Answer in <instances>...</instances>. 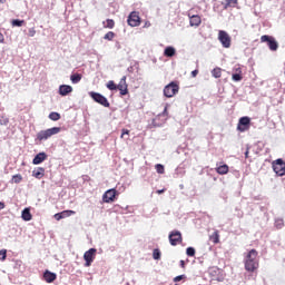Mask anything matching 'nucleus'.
Wrapping results in <instances>:
<instances>
[{"instance_id":"nucleus-15","label":"nucleus","mask_w":285,"mask_h":285,"mask_svg":"<svg viewBox=\"0 0 285 285\" xmlns=\"http://www.w3.org/2000/svg\"><path fill=\"white\" fill-rule=\"evenodd\" d=\"M70 92H72V86H70V85H61L59 87V95L61 97H67V95H70Z\"/></svg>"},{"instance_id":"nucleus-49","label":"nucleus","mask_w":285,"mask_h":285,"mask_svg":"<svg viewBox=\"0 0 285 285\" xmlns=\"http://www.w3.org/2000/svg\"><path fill=\"white\" fill-rule=\"evenodd\" d=\"M0 3H6V0H0Z\"/></svg>"},{"instance_id":"nucleus-22","label":"nucleus","mask_w":285,"mask_h":285,"mask_svg":"<svg viewBox=\"0 0 285 285\" xmlns=\"http://www.w3.org/2000/svg\"><path fill=\"white\" fill-rule=\"evenodd\" d=\"M81 73H73L70 76L71 83H79L81 81Z\"/></svg>"},{"instance_id":"nucleus-47","label":"nucleus","mask_w":285,"mask_h":285,"mask_svg":"<svg viewBox=\"0 0 285 285\" xmlns=\"http://www.w3.org/2000/svg\"><path fill=\"white\" fill-rule=\"evenodd\" d=\"M6 208V204L0 202V210H3Z\"/></svg>"},{"instance_id":"nucleus-19","label":"nucleus","mask_w":285,"mask_h":285,"mask_svg":"<svg viewBox=\"0 0 285 285\" xmlns=\"http://www.w3.org/2000/svg\"><path fill=\"white\" fill-rule=\"evenodd\" d=\"M46 173V169L43 167H39L37 170H33L32 175L36 177V179H41Z\"/></svg>"},{"instance_id":"nucleus-41","label":"nucleus","mask_w":285,"mask_h":285,"mask_svg":"<svg viewBox=\"0 0 285 285\" xmlns=\"http://www.w3.org/2000/svg\"><path fill=\"white\" fill-rule=\"evenodd\" d=\"M37 35V30L35 28L29 29V37H35Z\"/></svg>"},{"instance_id":"nucleus-12","label":"nucleus","mask_w":285,"mask_h":285,"mask_svg":"<svg viewBox=\"0 0 285 285\" xmlns=\"http://www.w3.org/2000/svg\"><path fill=\"white\" fill-rule=\"evenodd\" d=\"M117 195V190L115 189H108L104 196L102 199L106 204H110V202H115V196Z\"/></svg>"},{"instance_id":"nucleus-50","label":"nucleus","mask_w":285,"mask_h":285,"mask_svg":"<svg viewBox=\"0 0 285 285\" xmlns=\"http://www.w3.org/2000/svg\"><path fill=\"white\" fill-rule=\"evenodd\" d=\"M245 157H248V151L245 153Z\"/></svg>"},{"instance_id":"nucleus-23","label":"nucleus","mask_w":285,"mask_h":285,"mask_svg":"<svg viewBox=\"0 0 285 285\" xmlns=\"http://www.w3.org/2000/svg\"><path fill=\"white\" fill-rule=\"evenodd\" d=\"M212 76L215 78V79H219V77H222V68L219 67H216L212 70Z\"/></svg>"},{"instance_id":"nucleus-28","label":"nucleus","mask_w":285,"mask_h":285,"mask_svg":"<svg viewBox=\"0 0 285 285\" xmlns=\"http://www.w3.org/2000/svg\"><path fill=\"white\" fill-rule=\"evenodd\" d=\"M235 6H237V0H226L225 10L226 8H235Z\"/></svg>"},{"instance_id":"nucleus-37","label":"nucleus","mask_w":285,"mask_h":285,"mask_svg":"<svg viewBox=\"0 0 285 285\" xmlns=\"http://www.w3.org/2000/svg\"><path fill=\"white\" fill-rule=\"evenodd\" d=\"M10 124V119L2 117L0 118V126H8Z\"/></svg>"},{"instance_id":"nucleus-43","label":"nucleus","mask_w":285,"mask_h":285,"mask_svg":"<svg viewBox=\"0 0 285 285\" xmlns=\"http://www.w3.org/2000/svg\"><path fill=\"white\" fill-rule=\"evenodd\" d=\"M186 276L185 275H179V276H176L174 278V282H181V279H184Z\"/></svg>"},{"instance_id":"nucleus-2","label":"nucleus","mask_w":285,"mask_h":285,"mask_svg":"<svg viewBox=\"0 0 285 285\" xmlns=\"http://www.w3.org/2000/svg\"><path fill=\"white\" fill-rule=\"evenodd\" d=\"M59 132H61L60 127H53V128H49L47 130H41L37 134V139H38V141H46V140L50 139V137H52L55 135H59Z\"/></svg>"},{"instance_id":"nucleus-36","label":"nucleus","mask_w":285,"mask_h":285,"mask_svg":"<svg viewBox=\"0 0 285 285\" xmlns=\"http://www.w3.org/2000/svg\"><path fill=\"white\" fill-rule=\"evenodd\" d=\"M186 253H187L188 257H195V248L194 247H188L186 249Z\"/></svg>"},{"instance_id":"nucleus-13","label":"nucleus","mask_w":285,"mask_h":285,"mask_svg":"<svg viewBox=\"0 0 285 285\" xmlns=\"http://www.w3.org/2000/svg\"><path fill=\"white\" fill-rule=\"evenodd\" d=\"M116 88H118V90H120V95H128V85L126 83V76H124L118 86H116Z\"/></svg>"},{"instance_id":"nucleus-34","label":"nucleus","mask_w":285,"mask_h":285,"mask_svg":"<svg viewBox=\"0 0 285 285\" xmlns=\"http://www.w3.org/2000/svg\"><path fill=\"white\" fill-rule=\"evenodd\" d=\"M153 257L154 259H161V252L159 249H154Z\"/></svg>"},{"instance_id":"nucleus-39","label":"nucleus","mask_w":285,"mask_h":285,"mask_svg":"<svg viewBox=\"0 0 285 285\" xmlns=\"http://www.w3.org/2000/svg\"><path fill=\"white\" fill-rule=\"evenodd\" d=\"M6 257H7V252H6V249H1V250H0V261H1V262L6 261Z\"/></svg>"},{"instance_id":"nucleus-20","label":"nucleus","mask_w":285,"mask_h":285,"mask_svg":"<svg viewBox=\"0 0 285 285\" xmlns=\"http://www.w3.org/2000/svg\"><path fill=\"white\" fill-rule=\"evenodd\" d=\"M22 219H23L24 222H30V219H32V214H30V209L24 208V209L22 210Z\"/></svg>"},{"instance_id":"nucleus-29","label":"nucleus","mask_w":285,"mask_h":285,"mask_svg":"<svg viewBox=\"0 0 285 285\" xmlns=\"http://www.w3.org/2000/svg\"><path fill=\"white\" fill-rule=\"evenodd\" d=\"M104 39H106L107 41H112V40L115 39V32L108 31V32L105 35Z\"/></svg>"},{"instance_id":"nucleus-14","label":"nucleus","mask_w":285,"mask_h":285,"mask_svg":"<svg viewBox=\"0 0 285 285\" xmlns=\"http://www.w3.org/2000/svg\"><path fill=\"white\" fill-rule=\"evenodd\" d=\"M48 159V155L46 153H39L35 156L32 164L35 166H39V164H43Z\"/></svg>"},{"instance_id":"nucleus-1","label":"nucleus","mask_w":285,"mask_h":285,"mask_svg":"<svg viewBox=\"0 0 285 285\" xmlns=\"http://www.w3.org/2000/svg\"><path fill=\"white\" fill-rule=\"evenodd\" d=\"M258 253L255 249L249 250L245 255L244 264L245 269L248 271V273H255L257 268H259V262L257 261Z\"/></svg>"},{"instance_id":"nucleus-3","label":"nucleus","mask_w":285,"mask_h":285,"mask_svg":"<svg viewBox=\"0 0 285 285\" xmlns=\"http://www.w3.org/2000/svg\"><path fill=\"white\" fill-rule=\"evenodd\" d=\"M272 168L278 177H284L285 175V161L282 158H278L272 163Z\"/></svg>"},{"instance_id":"nucleus-44","label":"nucleus","mask_w":285,"mask_h":285,"mask_svg":"<svg viewBox=\"0 0 285 285\" xmlns=\"http://www.w3.org/2000/svg\"><path fill=\"white\" fill-rule=\"evenodd\" d=\"M6 41V38L3 37V33L0 32V43H3Z\"/></svg>"},{"instance_id":"nucleus-21","label":"nucleus","mask_w":285,"mask_h":285,"mask_svg":"<svg viewBox=\"0 0 285 285\" xmlns=\"http://www.w3.org/2000/svg\"><path fill=\"white\" fill-rule=\"evenodd\" d=\"M216 173H218V175H228V165L219 166L216 168Z\"/></svg>"},{"instance_id":"nucleus-16","label":"nucleus","mask_w":285,"mask_h":285,"mask_svg":"<svg viewBox=\"0 0 285 285\" xmlns=\"http://www.w3.org/2000/svg\"><path fill=\"white\" fill-rule=\"evenodd\" d=\"M189 17V23L191 27H196L198 28V26H202V18L197 14H194V16H190L188 14Z\"/></svg>"},{"instance_id":"nucleus-45","label":"nucleus","mask_w":285,"mask_h":285,"mask_svg":"<svg viewBox=\"0 0 285 285\" xmlns=\"http://www.w3.org/2000/svg\"><path fill=\"white\" fill-rule=\"evenodd\" d=\"M197 75H199V70L191 71V77H197Z\"/></svg>"},{"instance_id":"nucleus-25","label":"nucleus","mask_w":285,"mask_h":285,"mask_svg":"<svg viewBox=\"0 0 285 285\" xmlns=\"http://www.w3.org/2000/svg\"><path fill=\"white\" fill-rule=\"evenodd\" d=\"M49 119H51V121H59L61 119V115L59 112L52 111L49 114Z\"/></svg>"},{"instance_id":"nucleus-11","label":"nucleus","mask_w":285,"mask_h":285,"mask_svg":"<svg viewBox=\"0 0 285 285\" xmlns=\"http://www.w3.org/2000/svg\"><path fill=\"white\" fill-rule=\"evenodd\" d=\"M127 21H128V24L131 28H137V26H139L141 23L140 18H139V13H137L135 11L129 14Z\"/></svg>"},{"instance_id":"nucleus-42","label":"nucleus","mask_w":285,"mask_h":285,"mask_svg":"<svg viewBox=\"0 0 285 285\" xmlns=\"http://www.w3.org/2000/svg\"><path fill=\"white\" fill-rule=\"evenodd\" d=\"M126 135H130V130L122 129V134H121L120 138L124 139V137H126Z\"/></svg>"},{"instance_id":"nucleus-24","label":"nucleus","mask_w":285,"mask_h":285,"mask_svg":"<svg viewBox=\"0 0 285 285\" xmlns=\"http://www.w3.org/2000/svg\"><path fill=\"white\" fill-rule=\"evenodd\" d=\"M237 73H233L232 79L233 81H242L243 77H242V70L238 68L236 69Z\"/></svg>"},{"instance_id":"nucleus-27","label":"nucleus","mask_w":285,"mask_h":285,"mask_svg":"<svg viewBox=\"0 0 285 285\" xmlns=\"http://www.w3.org/2000/svg\"><path fill=\"white\" fill-rule=\"evenodd\" d=\"M61 214H62V219H66V217H71V215H76L77 212L68 209V210L61 212Z\"/></svg>"},{"instance_id":"nucleus-51","label":"nucleus","mask_w":285,"mask_h":285,"mask_svg":"<svg viewBox=\"0 0 285 285\" xmlns=\"http://www.w3.org/2000/svg\"><path fill=\"white\" fill-rule=\"evenodd\" d=\"M180 265L184 266V261H180Z\"/></svg>"},{"instance_id":"nucleus-18","label":"nucleus","mask_w":285,"mask_h":285,"mask_svg":"<svg viewBox=\"0 0 285 285\" xmlns=\"http://www.w3.org/2000/svg\"><path fill=\"white\" fill-rule=\"evenodd\" d=\"M177 55V49L175 47H166L164 50V56L165 57H175Z\"/></svg>"},{"instance_id":"nucleus-6","label":"nucleus","mask_w":285,"mask_h":285,"mask_svg":"<svg viewBox=\"0 0 285 285\" xmlns=\"http://www.w3.org/2000/svg\"><path fill=\"white\" fill-rule=\"evenodd\" d=\"M179 92V86L175 82H170L164 88V95L167 98L175 97Z\"/></svg>"},{"instance_id":"nucleus-17","label":"nucleus","mask_w":285,"mask_h":285,"mask_svg":"<svg viewBox=\"0 0 285 285\" xmlns=\"http://www.w3.org/2000/svg\"><path fill=\"white\" fill-rule=\"evenodd\" d=\"M43 277L48 282V284H50L57 279V274L47 271L45 272Z\"/></svg>"},{"instance_id":"nucleus-32","label":"nucleus","mask_w":285,"mask_h":285,"mask_svg":"<svg viewBox=\"0 0 285 285\" xmlns=\"http://www.w3.org/2000/svg\"><path fill=\"white\" fill-rule=\"evenodd\" d=\"M23 179V177L21 176V175H14L13 177H12V183L13 184H21V180Z\"/></svg>"},{"instance_id":"nucleus-33","label":"nucleus","mask_w":285,"mask_h":285,"mask_svg":"<svg viewBox=\"0 0 285 285\" xmlns=\"http://www.w3.org/2000/svg\"><path fill=\"white\" fill-rule=\"evenodd\" d=\"M212 239L214 244H219V232H214V234L212 235Z\"/></svg>"},{"instance_id":"nucleus-7","label":"nucleus","mask_w":285,"mask_h":285,"mask_svg":"<svg viewBox=\"0 0 285 285\" xmlns=\"http://www.w3.org/2000/svg\"><path fill=\"white\" fill-rule=\"evenodd\" d=\"M237 130L239 132H246V130H250V118L248 116L239 118Z\"/></svg>"},{"instance_id":"nucleus-9","label":"nucleus","mask_w":285,"mask_h":285,"mask_svg":"<svg viewBox=\"0 0 285 285\" xmlns=\"http://www.w3.org/2000/svg\"><path fill=\"white\" fill-rule=\"evenodd\" d=\"M97 255L96 248H90L83 254V259L86 262L85 266H91L92 262H95V257Z\"/></svg>"},{"instance_id":"nucleus-26","label":"nucleus","mask_w":285,"mask_h":285,"mask_svg":"<svg viewBox=\"0 0 285 285\" xmlns=\"http://www.w3.org/2000/svg\"><path fill=\"white\" fill-rule=\"evenodd\" d=\"M23 23H26L24 20H19V19H14L11 21V26L13 28H21V26H23Z\"/></svg>"},{"instance_id":"nucleus-10","label":"nucleus","mask_w":285,"mask_h":285,"mask_svg":"<svg viewBox=\"0 0 285 285\" xmlns=\"http://www.w3.org/2000/svg\"><path fill=\"white\" fill-rule=\"evenodd\" d=\"M169 243L171 246H177V244H181V232L175 230L169 234Z\"/></svg>"},{"instance_id":"nucleus-8","label":"nucleus","mask_w":285,"mask_h":285,"mask_svg":"<svg viewBox=\"0 0 285 285\" xmlns=\"http://www.w3.org/2000/svg\"><path fill=\"white\" fill-rule=\"evenodd\" d=\"M218 40L220 41L223 48H230V36L228 35V32L220 30L218 32Z\"/></svg>"},{"instance_id":"nucleus-5","label":"nucleus","mask_w":285,"mask_h":285,"mask_svg":"<svg viewBox=\"0 0 285 285\" xmlns=\"http://www.w3.org/2000/svg\"><path fill=\"white\" fill-rule=\"evenodd\" d=\"M89 96L94 101H96V104H100V106H104L105 108H110V102H108V98L104 95L91 91L89 92Z\"/></svg>"},{"instance_id":"nucleus-46","label":"nucleus","mask_w":285,"mask_h":285,"mask_svg":"<svg viewBox=\"0 0 285 285\" xmlns=\"http://www.w3.org/2000/svg\"><path fill=\"white\" fill-rule=\"evenodd\" d=\"M163 193H166V189H158V190H157V194H158V195H163Z\"/></svg>"},{"instance_id":"nucleus-40","label":"nucleus","mask_w":285,"mask_h":285,"mask_svg":"<svg viewBox=\"0 0 285 285\" xmlns=\"http://www.w3.org/2000/svg\"><path fill=\"white\" fill-rule=\"evenodd\" d=\"M55 219L57 220V222H60V219H63V215L61 214V213H58V214H55Z\"/></svg>"},{"instance_id":"nucleus-30","label":"nucleus","mask_w":285,"mask_h":285,"mask_svg":"<svg viewBox=\"0 0 285 285\" xmlns=\"http://www.w3.org/2000/svg\"><path fill=\"white\" fill-rule=\"evenodd\" d=\"M275 226H276V228H284V219H282V218H276L275 219Z\"/></svg>"},{"instance_id":"nucleus-31","label":"nucleus","mask_w":285,"mask_h":285,"mask_svg":"<svg viewBox=\"0 0 285 285\" xmlns=\"http://www.w3.org/2000/svg\"><path fill=\"white\" fill-rule=\"evenodd\" d=\"M106 23L107 24H105V28H109L110 30H112V28H115V20L107 19Z\"/></svg>"},{"instance_id":"nucleus-38","label":"nucleus","mask_w":285,"mask_h":285,"mask_svg":"<svg viewBox=\"0 0 285 285\" xmlns=\"http://www.w3.org/2000/svg\"><path fill=\"white\" fill-rule=\"evenodd\" d=\"M156 170L159 175H164V165L157 164L156 165Z\"/></svg>"},{"instance_id":"nucleus-48","label":"nucleus","mask_w":285,"mask_h":285,"mask_svg":"<svg viewBox=\"0 0 285 285\" xmlns=\"http://www.w3.org/2000/svg\"><path fill=\"white\" fill-rule=\"evenodd\" d=\"M166 112H168V107H165L164 109V115H166Z\"/></svg>"},{"instance_id":"nucleus-4","label":"nucleus","mask_w":285,"mask_h":285,"mask_svg":"<svg viewBox=\"0 0 285 285\" xmlns=\"http://www.w3.org/2000/svg\"><path fill=\"white\" fill-rule=\"evenodd\" d=\"M261 41L262 43H267L272 52H276L277 48H279V43L277 42V40H275L273 36H262Z\"/></svg>"},{"instance_id":"nucleus-35","label":"nucleus","mask_w":285,"mask_h":285,"mask_svg":"<svg viewBox=\"0 0 285 285\" xmlns=\"http://www.w3.org/2000/svg\"><path fill=\"white\" fill-rule=\"evenodd\" d=\"M107 88L109 90H117V85H115V81L110 80L108 83H107Z\"/></svg>"}]
</instances>
